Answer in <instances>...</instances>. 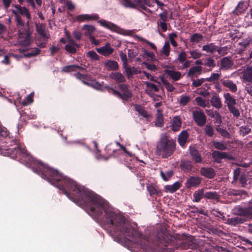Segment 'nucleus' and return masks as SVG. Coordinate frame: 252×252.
I'll use <instances>...</instances> for the list:
<instances>
[{
    "instance_id": "nucleus-9",
    "label": "nucleus",
    "mask_w": 252,
    "mask_h": 252,
    "mask_svg": "<svg viewBox=\"0 0 252 252\" xmlns=\"http://www.w3.org/2000/svg\"><path fill=\"white\" fill-rule=\"evenodd\" d=\"M239 181L241 184V187L245 188L247 185L248 179L245 174H241V169L237 168L233 172V184L236 183Z\"/></svg>"
},
{
    "instance_id": "nucleus-13",
    "label": "nucleus",
    "mask_w": 252,
    "mask_h": 252,
    "mask_svg": "<svg viewBox=\"0 0 252 252\" xmlns=\"http://www.w3.org/2000/svg\"><path fill=\"white\" fill-rule=\"evenodd\" d=\"M14 7L16 8L15 10H12V11H15L17 14L22 16H26L27 19L29 21L31 19V15L29 10L24 6H21L20 5L16 4L14 5Z\"/></svg>"
},
{
    "instance_id": "nucleus-49",
    "label": "nucleus",
    "mask_w": 252,
    "mask_h": 252,
    "mask_svg": "<svg viewBox=\"0 0 252 252\" xmlns=\"http://www.w3.org/2000/svg\"><path fill=\"white\" fill-rule=\"evenodd\" d=\"M40 49L39 48H35L32 49L29 52L24 54L23 56L25 58H31L36 56L40 53Z\"/></svg>"
},
{
    "instance_id": "nucleus-44",
    "label": "nucleus",
    "mask_w": 252,
    "mask_h": 252,
    "mask_svg": "<svg viewBox=\"0 0 252 252\" xmlns=\"http://www.w3.org/2000/svg\"><path fill=\"white\" fill-rule=\"evenodd\" d=\"M160 175L164 181H167L173 176L174 172L172 170L166 171L165 172L161 170L160 171Z\"/></svg>"
},
{
    "instance_id": "nucleus-11",
    "label": "nucleus",
    "mask_w": 252,
    "mask_h": 252,
    "mask_svg": "<svg viewBox=\"0 0 252 252\" xmlns=\"http://www.w3.org/2000/svg\"><path fill=\"white\" fill-rule=\"evenodd\" d=\"M97 22L101 26L105 27V28H107L114 32L120 33V32L123 30L122 29L120 28L117 25L104 19L99 20L97 21Z\"/></svg>"
},
{
    "instance_id": "nucleus-8",
    "label": "nucleus",
    "mask_w": 252,
    "mask_h": 252,
    "mask_svg": "<svg viewBox=\"0 0 252 252\" xmlns=\"http://www.w3.org/2000/svg\"><path fill=\"white\" fill-rule=\"evenodd\" d=\"M192 118L196 125L202 126L205 125L207 117L201 109L193 110L192 112Z\"/></svg>"
},
{
    "instance_id": "nucleus-53",
    "label": "nucleus",
    "mask_w": 252,
    "mask_h": 252,
    "mask_svg": "<svg viewBox=\"0 0 252 252\" xmlns=\"http://www.w3.org/2000/svg\"><path fill=\"white\" fill-rule=\"evenodd\" d=\"M240 133L243 136L250 133L251 131V128L248 125L242 126L240 127Z\"/></svg>"
},
{
    "instance_id": "nucleus-37",
    "label": "nucleus",
    "mask_w": 252,
    "mask_h": 252,
    "mask_svg": "<svg viewBox=\"0 0 252 252\" xmlns=\"http://www.w3.org/2000/svg\"><path fill=\"white\" fill-rule=\"evenodd\" d=\"M205 192L203 189H200L195 191L193 194V202H199L202 198H204Z\"/></svg>"
},
{
    "instance_id": "nucleus-18",
    "label": "nucleus",
    "mask_w": 252,
    "mask_h": 252,
    "mask_svg": "<svg viewBox=\"0 0 252 252\" xmlns=\"http://www.w3.org/2000/svg\"><path fill=\"white\" fill-rule=\"evenodd\" d=\"M99 18L98 14H94L93 15L81 14L76 16V20L78 22H82L85 21L96 20Z\"/></svg>"
},
{
    "instance_id": "nucleus-7",
    "label": "nucleus",
    "mask_w": 252,
    "mask_h": 252,
    "mask_svg": "<svg viewBox=\"0 0 252 252\" xmlns=\"http://www.w3.org/2000/svg\"><path fill=\"white\" fill-rule=\"evenodd\" d=\"M171 242L169 236L164 233H159L157 236V244L158 249L160 251H163L168 246Z\"/></svg>"
},
{
    "instance_id": "nucleus-3",
    "label": "nucleus",
    "mask_w": 252,
    "mask_h": 252,
    "mask_svg": "<svg viewBox=\"0 0 252 252\" xmlns=\"http://www.w3.org/2000/svg\"><path fill=\"white\" fill-rule=\"evenodd\" d=\"M150 2L148 0H122L121 4L126 8L136 9L141 12L140 9L148 12L151 10L146 5L150 6Z\"/></svg>"
},
{
    "instance_id": "nucleus-33",
    "label": "nucleus",
    "mask_w": 252,
    "mask_h": 252,
    "mask_svg": "<svg viewBox=\"0 0 252 252\" xmlns=\"http://www.w3.org/2000/svg\"><path fill=\"white\" fill-rule=\"evenodd\" d=\"M165 72L170 76L174 81L179 80L181 77V73L179 71H176L173 70L166 69Z\"/></svg>"
},
{
    "instance_id": "nucleus-47",
    "label": "nucleus",
    "mask_w": 252,
    "mask_h": 252,
    "mask_svg": "<svg viewBox=\"0 0 252 252\" xmlns=\"http://www.w3.org/2000/svg\"><path fill=\"white\" fill-rule=\"evenodd\" d=\"M103 82L101 83H100L99 82L96 81L95 80H92L91 82L90 83L89 86H91L94 88V89L98 90L103 91V88L106 89L105 88V86H103ZM106 85H105V86Z\"/></svg>"
},
{
    "instance_id": "nucleus-20",
    "label": "nucleus",
    "mask_w": 252,
    "mask_h": 252,
    "mask_svg": "<svg viewBox=\"0 0 252 252\" xmlns=\"http://www.w3.org/2000/svg\"><path fill=\"white\" fill-rule=\"evenodd\" d=\"M202 67L201 66L196 65L190 67L188 72V77H192L194 76L197 77L201 74Z\"/></svg>"
},
{
    "instance_id": "nucleus-45",
    "label": "nucleus",
    "mask_w": 252,
    "mask_h": 252,
    "mask_svg": "<svg viewBox=\"0 0 252 252\" xmlns=\"http://www.w3.org/2000/svg\"><path fill=\"white\" fill-rule=\"evenodd\" d=\"M135 110L138 113L143 116L144 118H148L149 115L147 112L145 110V108L140 105L136 104L134 106Z\"/></svg>"
},
{
    "instance_id": "nucleus-50",
    "label": "nucleus",
    "mask_w": 252,
    "mask_h": 252,
    "mask_svg": "<svg viewBox=\"0 0 252 252\" xmlns=\"http://www.w3.org/2000/svg\"><path fill=\"white\" fill-rule=\"evenodd\" d=\"M12 13L14 14L15 18L16 24L19 27H24L25 26L24 21L21 15H18L14 11H12Z\"/></svg>"
},
{
    "instance_id": "nucleus-63",
    "label": "nucleus",
    "mask_w": 252,
    "mask_h": 252,
    "mask_svg": "<svg viewBox=\"0 0 252 252\" xmlns=\"http://www.w3.org/2000/svg\"><path fill=\"white\" fill-rule=\"evenodd\" d=\"M204 65L212 68L216 66L214 60L210 57L207 59L206 62L204 63Z\"/></svg>"
},
{
    "instance_id": "nucleus-58",
    "label": "nucleus",
    "mask_w": 252,
    "mask_h": 252,
    "mask_svg": "<svg viewBox=\"0 0 252 252\" xmlns=\"http://www.w3.org/2000/svg\"><path fill=\"white\" fill-rule=\"evenodd\" d=\"M87 56L94 61H97L99 59V56L94 51H89L87 53Z\"/></svg>"
},
{
    "instance_id": "nucleus-55",
    "label": "nucleus",
    "mask_w": 252,
    "mask_h": 252,
    "mask_svg": "<svg viewBox=\"0 0 252 252\" xmlns=\"http://www.w3.org/2000/svg\"><path fill=\"white\" fill-rule=\"evenodd\" d=\"M190 98L189 95H182L179 100V104L180 106H186L190 101Z\"/></svg>"
},
{
    "instance_id": "nucleus-54",
    "label": "nucleus",
    "mask_w": 252,
    "mask_h": 252,
    "mask_svg": "<svg viewBox=\"0 0 252 252\" xmlns=\"http://www.w3.org/2000/svg\"><path fill=\"white\" fill-rule=\"evenodd\" d=\"M220 74H219L217 73H212L211 76L208 78H205L206 81L213 82L214 83H216V81H218L220 76Z\"/></svg>"
},
{
    "instance_id": "nucleus-52",
    "label": "nucleus",
    "mask_w": 252,
    "mask_h": 252,
    "mask_svg": "<svg viewBox=\"0 0 252 252\" xmlns=\"http://www.w3.org/2000/svg\"><path fill=\"white\" fill-rule=\"evenodd\" d=\"M213 145L218 150L224 151L227 149V146L223 142L214 141Z\"/></svg>"
},
{
    "instance_id": "nucleus-59",
    "label": "nucleus",
    "mask_w": 252,
    "mask_h": 252,
    "mask_svg": "<svg viewBox=\"0 0 252 252\" xmlns=\"http://www.w3.org/2000/svg\"><path fill=\"white\" fill-rule=\"evenodd\" d=\"M228 108V110L231 113H232L234 117L238 118L240 116V113L238 109H237L234 106H230Z\"/></svg>"
},
{
    "instance_id": "nucleus-30",
    "label": "nucleus",
    "mask_w": 252,
    "mask_h": 252,
    "mask_svg": "<svg viewBox=\"0 0 252 252\" xmlns=\"http://www.w3.org/2000/svg\"><path fill=\"white\" fill-rule=\"evenodd\" d=\"M189 136L188 132L186 130H183L180 133L178 138V142L181 147L185 145Z\"/></svg>"
},
{
    "instance_id": "nucleus-22",
    "label": "nucleus",
    "mask_w": 252,
    "mask_h": 252,
    "mask_svg": "<svg viewBox=\"0 0 252 252\" xmlns=\"http://www.w3.org/2000/svg\"><path fill=\"white\" fill-rule=\"evenodd\" d=\"M84 68L77 64L64 66L62 68V71L65 73L75 72L77 70H83Z\"/></svg>"
},
{
    "instance_id": "nucleus-51",
    "label": "nucleus",
    "mask_w": 252,
    "mask_h": 252,
    "mask_svg": "<svg viewBox=\"0 0 252 252\" xmlns=\"http://www.w3.org/2000/svg\"><path fill=\"white\" fill-rule=\"evenodd\" d=\"M161 80L168 92H173L175 90V87L163 77L161 78Z\"/></svg>"
},
{
    "instance_id": "nucleus-61",
    "label": "nucleus",
    "mask_w": 252,
    "mask_h": 252,
    "mask_svg": "<svg viewBox=\"0 0 252 252\" xmlns=\"http://www.w3.org/2000/svg\"><path fill=\"white\" fill-rule=\"evenodd\" d=\"M205 81H206L205 78H201L194 80L192 81V86L194 87L197 88L200 86Z\"/></svg>"
},
{
    "instance_id": "nucleus-14",
    "label": "nucleus",
    "mask_w": 252,
    "mask_h": 252,
    "mask_svg": "<svg viewBox=\"0 0 252 252\" xmlns=\"http://www.w3.org/2000/svg\"><path fill=\"white\" fill-rule=\"evenodd\" d=\"M189 154L192 159L197 163L202 162V158L198 150L195 147H190L189 148Z\"/></svg>"
},
{
    "instance_id": "nucleus-19",
    "label": "nucleus",
    "mask_w": 252,
    "mask_h": 252,
    "mask_svg": "<svg viewBox=\"0 0 252 252\" xmlns=\"http://www.w3.org/2000/svg\"><path fill=\"white\" fill-rule=\"evenodd\" d=\"M233 65V62L228 57H224L220 60V68L227 70Z\"/></svg>"
},
{
    "instance_id": "nucleus-24",
    "label": "nucleus",
    "mask_w": 252,
    "mask_h": 252,
    "mask_svg": "<svg viewBox=\"0 0 252 252\" xmlns=\"http://www.w3.org/2000/svg\"><path fill=\"white\" fill-rule=\"evenodd\" d=\"M163 123L162 110L160 109H158L157 111L155 125L158 127H161L163 126Z\"/></svg>"
},
{
    "instance_id": "nucleus-39",
    "label": "nucleus",
    "mask_w": 252,
    "mask_h": 252,
    "mask_svg": "<svg viewBox=\"0 0 252 252\" xmlns=\"http://www.w3.org/2000/svg\"><path fill=\"white\" fill-rule=\"evenodd\" d=\"M211 103L213 106L217 109H220L222 107V103L219 96L214 95L210 100Z\"/></svg>"
},
{
    "instance_id": "nucleus-57",
    "label": "nucleus",
    "mask_w": 252,
    "mask_h": 252,
    "mask_svg": "<svg viewBox=\"0 0 252 252\" xmlns=\"http://www.w3.org/2000/svg\"><path fill=\"white\" fill-rule=\"evenodd\" d=\"M216 130L223 137L229 138L230 134L225 129L219 126L216 128Z\"/></svg>"
},
{
    "instance_id": "nucleus-35",
    "label": "nucleus",
    "mask_w": 252,
    "mask_h": 252,
    "mask_svg": "<svg viewBox=\"0 0 252 252\" xmlns=\"http://www.w3.org/2000/svg\"><path fill=\"white\" fill-rule=\"evenodd\" d=\"M147 188L150 196L156 195L161 196L162 195L161 191L152 185H147Z\"/></svg>"
},
{
    "instance_id": "nucleus-17",
    "label": "nucleus",
    "mask_w": 252,
    "mask_h": 252,
    "mask_svg": "<svg viewBox=\"0 0 252 252\" xmlns=\"http://www.w3.org/2000/svg\"><path fill=\"white\" fill-rule=\"evenodd\" d=\"M97 52L100 54L107 57L110 55L114 52V49L112 48L109 43L96 49Z\"/></svg>"
},
{
    "instance_id": "nucleus-27",
    "label": "nucleus",
    "mask_w": 252,
    "mask_h": 252,
    "mask_svg": "<svg viewBox=\"0 0 252 252\" xmlns=\"http://www.w3.org/2000/svg\"><path fill=\"white\" fill-rule=\"evenodd\" d=\"M226 194L228 196H240L241 197L242 195H247L248 192L244 190L230 189L226 191Z\"/></svg>"
},
{
    "instance_id": "nucleus-29",
    "label": "nucleus",
    "mask_w": 252,
    "mask_h": 252,
    "mask_svg": "<svg viewBox=\"0 0 252 252\" xmlns=\"http://www.w3.org/2000/svg\"><path fill=\"white\" fill-rule=\"evenodd\" d=\"M109 77L118 83H123L126 81L125 76L119 72H112L110 74Z\"/></svg>"
},
{
    "instance_id": "nucleus-42",
    "label": "nucleus",
    "mask_w": 252,
    "mask_h": 252,
    "mask_svg": "<svg viewBox=\"0 0 252 252\" xmlns=\"http://www.w3.org/2000/svg\"><path fill=\"white\" fill-rule=\"evenodd\" d=\"M144 84L146 85L147 92L156 93L159 92V88L156 85L148 81L145 82Z\"/></svg>"
},
{
    "instance_id": "nucleus-21",
    "label": "nucleus",
    "mask_w": 252,
    "mask_h": 252,
    "mask_svg": "<svg viewBox=\"0 0 252 252\" xmlns=\"http://www.w3.org/2000/svg\"><path fill=\"white\" fill-rule=\"evenodd\" d=\"M182 121L179 116H176L173 117L171 123V129L173 131H177L179 130L181 127Z\"/></svg>"
},
{
    "instance_id": "nucleus-38",
    "label": "nucleus",
    "mask_w": 252,
    "mask_h": 252,
    "mask_svg": "<svg viewBox=\"0 0 252 252\" xmlns=\"http://www.w3.org/2000/svg\"><path fill=\"white\" fill-rule=\"evenodd\" d=\"M203 39V36L200 33H194L190 37L189 42L192 44H198Z\"/></svg>"
},
{
    "instance_id": "nucleus-28",
    "label": "nucleus",
    "mask_w": 252,
    "mask_h": 252,
    "mask_svg": "<svg viewBox=\"0 0 252 252\" xmlns=\"http://www.w3.org/2000/svg\"><path fill=\"white\" fill-rule=\"evenodd\" d=\"M104 66L108 70L116 71L119 69V64L115 61L108 60L105 62Z\"/></svg>"
},
{
    "instance_id": "nucleus-4",
    "label": "nucleus",
    "mask_w": 252,
    "mask_h": 252,
    "mask_svg": "<svg viewBox=\"0 0 252 252\" xmlns=\"http://www.w3.org/2000/svg\"><path fill=\"white\" fill-rule=\"evenodd\" d=\"M105 88L109 93H111L114 95L125 101H128L132 96V94L129 90V86L126 84H119L118 88L121 92L115 90L112 87L106 85Z\"/></svg>"
},
{
    "instance_id": "nucleus-26",
    "label": "nucleus",
    "mask_w": 252,
    "mask_h": 252,
    "mask_svg": "<svg viewBox=\"0 0 252 252\" xmlns=\"http://www.w3.org/2000/svg\"><path fill=\"white\" fill-rule=\"evenodd\" d=\"M245 220L240 217H234L227 219V223L233 226H236L238 224L243 223Z\"/></svg>"
},
{
    "instance_id": "nucleus-6",
    "label": "nucleus",
    "mask_w": 252,
    "mask_h": 252,
    "mask_svg": "<svg viewBox=\"0 0 252 252\" xmlns=\"http://www.w3.org/2000/svg\"><path fill=\"white\" fill-rule=\"evenodd\" d=\"M234 214L248 219H252V202L246 207L240 206H236L234 210Z\"/></svg>"
},
{
    "instance_id": "nucleus-10",
    "label": "nucleus",
    "mask_w": 252,
    "mask_h": 252,
    "mask_svg": "<svg viewBox=\"0 0 252 252\" xmlns=\"http://www.w3.org/2000/svg\"><path fill=\"white\" fill-rule=\"evenodd\" d=\"M212 155L214 161L218 163H221V160L224 158H227L229 160H233L234 159L231 155L228 154L226 152L214 151L213 152Z\"/></svg>"
},
{
    "instance_id": "nucleus-5",
    "label": "nucleus",
    "mask_w": 252,
    "mask_h": 252,
    "mask_svg": "<svg viewBox=\"0 0 252 252\" xmlns=\"http://www.w3.org/2000/svg\"><path fill=\"white\" fill-rule=\"evenodd\" d=\"M19 39L23 38L24 40H21L20 42H22L23 44L28 46L30 43V37L31 32L29 28V21L27 22L26 27L24 26V27H19Z\"/></svg>"
},
{
    "instance_id": "nucleus-1",
    "label": "nucleus",
    "mask_w": 252,
    "mask_h": 252,
    "mask_svg": "<svg viewBox=\"0 0 252 252\" xmlns=\"http://www.w3.org/2000/svg\"><path fill=\"white\" fill-rule=\"evenodd\" d=\"M15 146L6 149L5 154L10 158L29 164L32 170L42 178L56 187L71 200L80 206H89L90 213L98 219L112 232V209L105 200L72 179L64 176L57 170L49 167L32 157L24 147L13 140Z\"/></svg>"
},
{
    "instance_id": "nucleus-23",
    "label": "nucleus",
    "mask_w": 252,
    "mask_h": 252,
    "mask_svg": "<svg viewBox=\"0 0 252 252\" xmlns=\"http://www.w3.org/2000/svg\"><path fill=\"white\" fill-rule=\"evenodd\" d=\"M180 166L182 170L187 173L190 172L192 167L191 161L188 160H182Z\"/></svg>"
},
{
    "instance_id": "nucleus-40",
    "label": "nucleus",
    "mask_w": 252,
    "mask_h": 252,
    "mask_svg": "<svg viewBox=\"0 0 252 252\" xmlns=\"http://www.w3.org/2000/svg\"><path fill=\"white\" fill-rule=\"evenodd\" d=\"M202 50L207 53H214L218 49L217 46L214 43H210L203 46Z\"/></svg>"
},
{
    "instance_id": "nucleus-34",
    "label": "nucleus",
    "mask_w": 252,
    "mask_h": 252,
    "mask_svg": "<svg viewBox=\"0 0 252 252\" xmlns=\"http://www.w3.org/2000/svg\"><path fill=\"white\" fill-rule=\"evenodd\" d=\"M181 184L179 182H176L172 185H166L164 187L166 192L173 193L181 187Z\"/></svg>"
},
{
    "instance_id": "nucleus-46",
    "label": "nucleus",
    "mask_w": 252,
    "mask_h": 252,
    "mask_svg": "<svg viewBox=\"0 0 252 252\" xmlns=\"http://www.w3.org/2000/svg\"><path fill=\"white\" fill-rule=\"evenodd\" d=\"M170 51V47L169 43L167 41L165 42L164 46L162 48L160 53L161 55H163L165 56L166 58L169 56Z\"/></svg>"
},
{
    "instance_id": "nucleus-64",
    "label": "nucleus",
    "mask_w": 252,
    "mask_h": 252,
    "mask_svg": "<svg viewBox=\"0 0 252 252\" xmlns=\"http://www.w3.org/2000/svg\"><path fill=\"white\" fill-rule=\"evenodd\" d=\"M168 11L165 10L159 14L160 21L159 22H167L168 21Z\"/></svg>"
},
{
    "instance_id": "nucleus-43",
    "label": "nucleus",
    "mask_w": 252,
    "mask_h": 252,
    "mask_svg": "<svg viewBox=\"0 0 252 252\" xmlns=\"http://www.w3.org/2000/svg\"><path fill=\"white\" fill-rule=\"evenodd\" d=\"M124 68L125 69L128 78H131L133 75L137 74L138 73L136 68L134 67L131 68L128 65L124 67Z\"/></svg>"
},
{
    "instance_id": "nucleus-31",
    "label": "nucleus",
    "mask_w": 252,
    "mask_h": 252,
    "mask_svg": "<svg viewBox=\"0 0 252 252\" xmlns=\"http://www.w3.org/2000/svg\"><path fill=\"white\" fill-rule=\"evenodd\" d=\"M222 84L232 93H235L237 91V87L235 84L232 81L230 80H224L222 81Z\"/></svg>"
},
{
    "instance_id": "nucleus-48",
    "label": "nucleus",
    "mask_w": 252,
    "mask_h": 252,
    "mask_svg": "<svg viewBox=\"0 0 252 252\" xmlns=\"http://www.w3.org/2000/svg\"><path fill=\"white\" fill-rule=\"evenodd\" d=\"M204 132L205 135L208 137H212L214 134V130L213 126L210 125H206L204 128Z\"/></svg>"
},
{
    "instance_id": "nucleus-36",
    "label": "nucleus",
    "mask_w": 252,
    "mask_h": 252,
    "mask_svg": "<svg viewBox=\"0 0 252 252\" xmlns=\"http://www.w3.org/2000/svg\"><path fill=\"white\" fill-rule=\"evenodd\" d=\"M225 98V103L227 104L228 107L234 106L236 104V99L233 98L230 93H226L224 94Z\"/></svg>"
},
{
    "instance_id": "nucleus-16",
    "label": "nucleus",
    "mask_w": 252,
    "mask_h": 252,
    "mask_svg": "<svg viewBox=\"0 0 252 252\" xmlns=\"http://www.w3.org/2000/svg\"><path fill=\"white\" fill-rule=\"evenodd\" d=\"M200 175L208 179H213L216 176L215 170L211 167H202L200 170Z\"/></svg>"
},
{
    "instance_id": "nucleus-62",
    "label": "nucleus",
    "mask_w": 252,
    "mask_h": 252,
    "mask_svg": "<svg viewBox=\"0 0 252 252\" xmlns=\"http://www.w3.org/2000/svg\"><path fill=\"white\" fill-rule=\"evenodd\" d=\"M189 53L190 54L191 58L194 59H199L202 56V54L196 50H190Z\"/></svg>"
},
{
    "instance_id": "nucleus-41",
    "label": "nucleus",
    "mask_w": 252,
    "mask_h": 252,
    "mask_svg": "<svg viewBox=\"0 0 252 252\" xmlns=\"http://www.w3.org/2000/svg\"><path fill=\"white\" fill-rule=\"evenodd\" d=\"M82 30L85 31L84 34L86 36L90 37L92 36V34L95 31V28L90 25H84L82 27Z\"/></svg>"
},
{
    "instance_id": "nucleus-56",
    "label": "nucleus",
    "mask_w": 252,
    "mask_h": 252,
    "mask_svg": "<svg viewBox=\"0 0 252 252\" xmlns=\"http://www.w3.org/2000/svg\"><path fill=\"white\" fill-rule=\"evenodd\" d=\"M195 100L198 106L203 108L206 107L209 104L208 102L206 101L200 96L196 97Z\"/></svg>"
},
{
    "instance_id": "nucleus-60",
    "label": "nucleus",
    "mask_w": 252,
    "mask_h": 252,
    "mask_svg": "<svg viewBox=\"0 0 252 252\" xmlns=\"http://www.w3.org/2000/svg\"><path fill=\"white\" fill-rule=\"evenodd\" d=\"M65 50L71 54H74L76 53V47L71 44H66L64 46Z\"/></svg>"
},
{
    "instance_id": "nucleus-25",
    "label": "nucleus",
    "mask_w": 252,
    "mask_h": 252,
    "mask_svg": "<svg viewBox=\"0 0 252 252\" xmlns=\"http://www.w3.org/2000/svg\"><path fill=\"white\" fill-rule=\"evenodd\" d=\"M242 79L245 83L252 82V68L248 67L244 70Z\"/></svg>"
},
{
    "instance_id": "nucleus-12",
    "label": "nucleus",
    "mask_w": 252,
    "mask_h": 252,
    "mask_svg": "<svg viewBox=\"0 0 252 252\" xmlns=\"http://www.w3.org/2000/svg\"><path fill=\"white\" fill-rule=\"evenodd\" d=\"M202 178L198 176H191L188 178L186 183V186L187 189L197 187L200 184Z\"/></svg>"
},
{
    "instance_id": "nucleus-15",
    "label": "nucleus",
    "mask_w": 252,
    "mask_h": 252,
    "mask_svg": "<svg viewBox=\"0 0 252 252\" xmlns=\"http://www.w3.org/2000/svg\"><path fill=\"white\" fill-rule=\"evenodd\" d=\"M248 4L247 2L244 0L239 1L235 9L232 11L234 15H239L244 13L248 8Z\"/></svg>"
},
{
    "instance_id": "nucleus-2",
    "label": "nucleus",
    "mask_w": 252,
    "mask_h": 252,
    "mask_svg": "<svg viewBox=\"0 0 252 252\" xmlns=\"http://www.w3.org/2000/svg\"><path fill=\"white\" fill-rule=\"evenodd\" d=\"M176 141L172 139H168L167 137H163L160 139L157 145L156 153L161 156L162 158H168L175 151Z\"/></svg>"
},
{
    "instance_id": "nucleus-32",
    "label": "nucleus",
    "mask_w": 252,
    "mask_h": 252,
    "mask_svg": "<svg viewBox=\"0 0 252 252\" xmlns=\"http://www.w3.org/2000/svg\"><path fill=\"white\" fill-rule=\"evenodd\" d=\"M204 198L219 202L220 195L216 191H207L205 192Z\"/></svg>"
}]
</instances>
